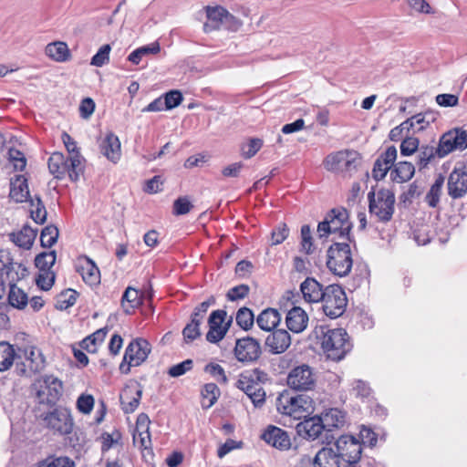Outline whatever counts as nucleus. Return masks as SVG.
Listing matches in <instances>:
<instances>
[{"instance_id":"obj_1","label":"nucleus","mask_w":467,"mask_h":467,"mask_svg":"<svg viewBox=\"0 0 467 467\" xmlns=\"http://www.w3.org/2000/svg\"><path fill=\"white\" fill-rule=\"evenodd\" d=\"M313 334L326 354L333 361H339L350 351L352 345L347 331L343 328H329L317 326Z\"/></svg>"},{"instance_id":"obj_2","label":"nucleus","mask_w":467,"mask_h":467,"mask_svg":"<svg viewBox=\"0 0 467 467\" xmlns=\"http://www.w3.org/2000/svg\"><path fill=\"white\" fill-rule=\"evenodd\" d=\"M351 226L347 209L335 208L331 210L324 221L318 223L317 233L320 238L328 234H338V238L342 241L350 242Z\"/></svg>"},{"instance_id":"obj_3","label":"nucleus","mask_w":467,"mask_h":467,"mask_svg":"<svg viewBox=\"0 0 467 467\" xmlns=\"http://www.w3.org/2000/svg\"><path fill=\"white\" fill-rule=\"evenodd\" d=\"M368 211L379 222L388 223L395 211V194L389 189L371 190L368 193Z\"/></svg>"},{"instance_id":"obj_4","label":"nucleus","mask_w":467,"mask_h":467,"mask_svg":"<svg viewBox=\"0 0 467 467\" xmlns=\"http://www.w3.org/2000/svg\"><path fill=\"white\" fill-rule=\"evenodd\" d=\"M311 409L312 400L303 394L295 396L282 394L277 400V410L283 415L285 423H286V420L306 418L310 413Z\"/></svg>"},{"instance_id":"obj_5","label":"nucleus","mask_w":467,"mask_h":467,"mask_svg":"<svg viewBox=\"0 0 467 467\" xmlns=\"http://www.w3.org/2000/svg\"><path fill=\"white\" fill-rule=\"evenodd\" d=\"M353 260L348 242H335L327 250V265L336 275L347 276L352 268Z\"/></svg>"},{"instance_id":"obj_6","label":"nucleus","mask_w":467,"mask_h":467,"mask_svg":"<svg viewBox=\"0 0 467 467\" xmlns=\"http://www.w3.org/2000/svg\"><path fill=\"white\" fill-rule=\"evenodd\" d=\"M361 163L359 154L355 150H340L327 156L325 168L344 177H351Z\"/></svg>"},{"instance_id":"obj_7","label":"nucleus","mask_w":467,"mask_h":467,"mask_svg":"<svg viewBox=\"0 0 467 467\" xmlns=\"http://www.w3.org/2000/svg\"><path fill=\"white\" fill-rule=\"evenodd\" d=\"M35 399L39 405L53 406L62 395L61 380L52 375H46L32 385Z\"/></svg>"},{"instance_id":"obj_8","label":"nucleus","mask_w":467,"mask_h":467,"mask_svg":"<svg viewBox=\"0 0 467 467\" xmlns=\"http://www.w3.org/2000/svg\"><path fill=\"white\" fill-rule=\"evenodd\" d=\"M326 316L337 318L346 310L348 298L343 288L338 285H330L324 289V296L320 299Z\"/></svg>"},{"instance_id":"obj_9","label":"nucleus","mask_w":467,"mask_h":467,"mask_svg":"<svg viewBox=\"0 0 467 467\" xmlns=\"http://www.w3.org/2000/svg\"><path fill=\"white\" fill-rule=\"evenodd\" d=\"M150 353V343L143 338L133 339L126 348L119 370L123 374H129L131 367L141 365Z\"/></svg>"},{"instance_id":"obj_10","label":"nucleus","mask_w":467,"mask_h":467,"mask_svg":"<svg viewBox=\"0 0 467 467\" xmlns=\"http://www.w3.org/2000/svg\"><path fill=\"white\" fill-rule=\"evenodd\" d=\"M335 446L344 467H359L362 445L358 440L350 435H342L337 440Z\"/></svg>"},{"instance_id":"obj_11","label":"nucleus","mask_w":467,"mask_h":467,"mask_svg":"<svg viewBox=\"0 0 467 467\" xmlns=\"http://www.w3.org/2000/svg\"><path fill=\"white\" fill-rule=\"evenodd\" d=\"M45 359L39 349L34 347L18 348L16 356V372L21 376H29L44 368Z\"/></svg>"},{"instance_id":"obj_12","label":"nucleus","mask_w":467,"mask_h":467,"mask_svg":"<svg viewBox=\"0 0 467 467\" xmlns=\"http://www.w3.org/2000/svg\"><path fill=\"white\" fill-rule=\"evenodd\" d=\"M467 148V130L455 128L445 132L438 144L439 158H444L454 150H463Z\"/></svg>"},{"instance_id":"obj_13","label":"nucleus","mask_w":467,"mask_h":467,"mask_svg":"<svg viewBox=\"0 0 467 467\" xmlns=\"http://www.w3.org/2000/svg\"><path fill=\"white\" fill-rule=\"evenodd\" d=\"M317 375L308 365L294 368L287 376V385L296 390L307 391L314 389Z\"/></svg>"},{"instance_id":"obj_14","label":"nucleus","mask_w":467,"mask_h":467,"mask_svg":"<svg viewBox=\"0 0 467 467\" xmlns=\"http://www.w3.org/2000/svg\"><path fill=\"white\" fill-rule=\"evenodd\" d=\"M46 427L59 434H68L73 429L70 411L65 408H57L45 416L40 415Z\"/></svg>"},{"instance_id":"obj_15","label":"nucleus","mask_w":467,"mask_h":467,"mask_svg":"<svg viewBox=\"0 0 467 467\" xmlns=\"http://www.w3.org/2000/svg\"><path fill=\"white\" fill-rule=\"evenodd\" d=\"M234 355L239 362L254 363L261 358V344L256 338L248 336L238 338L235 342Z\"/></svg>"},{"instance_id":"obj_16","label":"nucleus","mask_w":467,"mask_h":467,"mask_svg":"<svg viewBox=\"0 0 467 467\" xmlns=\"http://www.w3.org/2000/svg\"><path fill=\"white\" fill-rule=\"evenodd\" d=\"M448 194L452 199H461L467 193V166L458 164L448 178Z\"/></svg>"},{"instance_id":"obj_17","label":"nucleus","mask_w":467,"mask_h":467,"mask_svg":"<svg viewBox=\"0 0 467 467\" xmlns=\"http://www.w3.org/2000/svg\"><path fill=\"white\" fill-rule=\"evenodd\" d=\"M61 138L69 154L68 161L71 162L69 177L72 181H78L80 175L84 174L85 160L80 156L78 150L77 142L67 132H63Z\"/></svg>"},{"instance_id":"obj_18","label":"nucleus","mask_w":467,"mask_h":467,"mask_svg":"<svg viewBox=\"0 0 467 467\" xmlns=\"http://www.w3.org/2000/svg\"><path fill=\"white\" fill-rule=\"evenodd\" d=\"M224 317H227V312L224 309L213 311L208 317L209 330L205 335V339L212 344H217L227 334V328L223 327Z\"/></svg>"},{"instance_id":"obj_19","label":"nucleus","mask_w":467,"mask_h":467,"mask_svg":"<svg viewBox=\"0 0 467 467\" xmlns=\"http://www.w3.org/2000/svg\"><path fill=\"white\" fill-rule=\"evenodd\" d=\"M265 345L271 354H282L291 345L290 334L285 329H275L266 337Z\"/></svg>"},{"instance_id":"obj_20","label":"nucleus","mask_w":467,"mask_h":467,"mask_svg":"<svg viewBox=\"0 0 467 467\" xmlns=\"http://www.w3.org/2000/svg\"><path fill=\"white\" fill-rule=\"evenodd\" d=\"M303 419L304 420L300 421L296 426V432L299 436L314 441L320 436L323 431H325L320 416L317 415L307 419L306 417Z\"/></svg>"},{"instance_id":"obj_21","label":"nucleus","mask_w":467,"mask_h":467,"mask_svg":"<svg viewBox=\"0 0 467 467\" xmlns=\"http://www.w3.org/2000/svg\"><path fill=\"white\" fill-rule=\"evenodd\" d=\"M205 10L207 21L203 25V30L206 33L221 29L224 21L233 19L232 14L222 6H207Z\"/></svg>"},{"instance_id":"obj_22","label":"nucleus","mask_w":467,"mask_h":467,"mask_svg":"<svg viewBox=\"0 0 467 467\" xmlns=\"http://www.w3.org/2000/svg\"><path fill=\"white\" fill-rule=\"evenodd\" d=\"M99 151L109 161L117 163L121 157L120 141L114 133L109 132L99 142Z\"/></svg>"},{"instance_id":"obj_23","label":"nucleus","mask_w":467,"mask_h":467,"mask_svg":"<svg viewBox=\"0 0 467 467\" xmlns=\"http://www.w3.org/2000/svg\"><path fill=\"white\" fill-rule=\"evenodd\" d=\"M261 438L268 444L281 451L287 450L291 446L287 432L276 426H268Z\"/></svg>"},{"instance_id":"obj_24","label":"nucleus","mask_w":467,"mask_h":467,"mask_svg":"<svg viewBox=\"0 0 467 467\" xmlns=\"http://www.w3.org/2000/svg\"><path fill=\"white\" fill-rule=\"evenodd\" d=\"M142 389L137 386H127L119 395L121 409L125 413H132L138 408Z\"/></svg>"},{"instance_id":"obj_25","label":"nucleus","mask_w":467,"mask_h":467,"mask_svg":"<svg viewBox=\"0 0 467 467\" xmlns=\"http://www.w3.org/2000/svg\"><path fill=\"white\" fill-rule=\"evenodd\" d=\"M285 323L290 331L301 333L307 327L308 316L301 307L294 306L287 312Z\"/></svg>"},{"instance_id":"obj_26","label":"nucleus","mask_w":467,"mask_h":467,"mask_svg":"<svg viewBox=\"0 0 467 467\" xmlns=\"http://www.w3.org/2000/svg\"><path fill=\"white\" fill-rule=\"evenodd\" d=\"M9 196L16 202H29V199H32L29 194L27 180L24 175H16L11 179Z\"/></svg>"},{"instance_id":"obj_27","label":"nucleus","mask_w":467,"mask_h":467,"mask_svg":"<svg viewBox=\"0 0 467 467\" xmlns=\"http://www.w3.org/2000/svg\"><path fill=\"white\" fill-rule=\"evenodd\" d=\"M325 427V431L329 432L334 429L342 428L346 423V414L344 411L332 408L320 415Z\"/></svg>"},{"instance_id":"obj_28","label":"nucleus","mask_w":467,"mask_h":467,"mask_svg":"<svg viewBox=\"0 0 467 467\" xmlns=\"http://www.w3.org/2000/svg\"><path fill=\"white\" fill-rule=\"evenodd\" d=\"M314 467H344L333 448H322L314 458Z\"/></svg>"},{"instance_id":"obj_29","label":"nucleus","mask_w":467,"mask_h":467,"mask_svg":"<svg viewBox=\"0 0 467 467\" xmlns=\"http://www.w3.org/2000/svg\"><path fill=\"white\" fill-rule=\"evenodd\" d=\"M303 297L306 302H319L324 296L322 285L314 278L307 277L300 285Z\"/></svg>"},{"instance_id":"obj_30","label":"nucleus","mask_w":467,"mask_h":467,"mask_svg":"<svg viewBox=\"0 0 467 467\" xmlns=\"http://www.w3.org/2000/svg\"><path fill=\"white\" fill-rule=\"evenodd\" d=\"M48 170L57 179L62 178L66 172L69 174L71 163L68 165L65 157L60 152H54L48 159Z\"/></svg>"},{"instance_id":"obj_31","label":"nucleus","mask_w":467,"mask_h":467,"mask_svg":"<svg viewBox=\"0 0 467 467\" xmlns=\"http://www.w3.org/2000/svg\"><path fill=\"white\" fill-rule=\"evenodd\" d=\"M281 321V316L276 309L266 308L256 318L258 327L265 331H272Z\"/></svg>"},{"instance_id":"obj_32","label":"nucleus","mask_w":467,"mask_h":467,"mask_svg":"<svg viewBox=\"0 0 467 467\" xmlns=\"http://www.w3.org/2000/svg\"><path fill=\"white\" fill-rule=\"evenodd\" d=\"M36 233V230L26 225L19 232L11 234L10 237L17 246L29 249L34 243Z\"/></svg>"},{"instance_id":"obj_33","label":"nucleus","mask_w":467,"mask_h":467,"mask_svg":"<svg viewBox=\"0 0 467 467\" xmlns=\"http://www.w3.org/2000/svg\"><path fill=\"white\" fill-rule=\"evenodd\" d=\"M142 302L139 291L133 287H127L121 297V306L126 314H131Z\"/></svg>"},{"instance_id":"obj_34","label":"nucleus","mask_w":467,"mask_h":467,"mask_svg":"<svg viewBox=\"0 0 467 467\" xmlns=\"http://www.w3.org/2000/svg\"><path fill=\"white\" fill-rule=\"evenodd\" d=\"M46 55L57 62H65L68 60L70 53L66 43L53 42L46 47Z\"/></svg>"},{"instance_id":"obj_35","label":"nucleus","mask_w":467,"mask_h":467,"mask_svg":"<svg viewBox=\"0 0 467 467\" xmlns=\"http://www.w3.org/2000/svg\"><path fill=\"white\" fill-rule=\"evenodd\" d=\"M17 351L6 342H0V371L7 370L14 363L16 365Z\"/></svg>"},{"instance_id":"obj_36","label":"nucleus","mask_w":467,"mask_h":467,"mask_svg":"<svg viewBox=\"0 0 467 467\" xmlns=\"http://www.w3.org/2000/svg\"><path fill=\"white\" fill-rule=\"evenodd\" d=\"M411 123L410 130L420 132L424 130L431 123L434 122L435 117L431 112L419 113L407 119Z\"/></svg>"},{"instance_id":"obj_37","label":"nucleus","mask_w":467,"mask_h":467,"mask_svg":"<svg viewBox=\"0 0 467 467\" xmlns=\"http://www.w3.org/2000/svg\"><path fill=\"white\" fill-rule=\"evenodd\" d=\"M444 183V177L442 175H439L433 184L431 186L430 191L425 196V201L428 205L431 208H435L438 206L440 202V198L442 192V186Z\"/></svg>"},{"instance_id":"obj_38","label":"nucleus","mask_w":467,"mask_h":467,"mask_svg":"<svg viewBox=\"0 0 467 467\" xmlns=\"http://www.w3.org/2000/svg\"><path fill=\"white\" fill-rule=\"evenodd\" d=\"M439 157L438 147L423 145L418 149L417 166L420 170L424 169L435 158Z\"/></svg>"},{"instance_id":"obj_39","label":"nucleus","mask_w":467,"mask_h":467,"mask_svg":"<svg viewBox=\"0 0 467 467\" xmlns=\"http://www.w3.org/2000/svg\"><path fill=\"white\" fill-rule=\"evenodd\" d=\"M4 275L10 282H16L25 278L28 275L26 267L21 263L14 262L10 257V264L5 268Z\"/></svg>"},{"instance_id":"obj_40","label":"nucleus","mask_w":467,"mask_h":467,"mask_svg":"<svg viewBox=\"0 0 467 467\" xmlns=\"http://www.w3.org/2000/svg\"><path fill=\"white\" fill-rule=\"evenodd\" d=\"M220 395V389L214 383H207L203 386L202 389V406L203 409L211 408L218 400Z\"/></svg>"},{"instance_id":"obj_41","label":"nucleus","mask_w":467,"mask_h":467,"mask_svg":"<svg viewBox=\"0 0 467 467\" xmlns=\"http://www.w3.org/2000/svg\"><path fill=\"white\" fill-rule=\"evenodd\" d=\"M31 218L39 224L46 222L47 210L39 196L29 199Z\"/></svg>"},{"instance_id":"obj_42","label":"nucleus","mask_w":467,"mask_h":467,"mask_svg":"<svg viewBox=\"0 0 467 467\" xmlns=\"http://www.w3.org/2000/svg\"><path fill=\"white\" fill-rule=\"evenodd\" d=\"M236 324L244 330H250L254 324V316L253 311L246 307L243 306L238 309L235 316Z\"/></svg>"},{"instance_id":"obj_43","label":"nucleus","mask_w":467,"mask_h":467,"mask_svg":"<svg viewBox=\"0 0 467 467\" xmlns=\"http://www.w3.org/2000/svg\"><path fill=\"white\" fill-rule=\"evenodd\" d=\"M56 259L57 254L55 251L43 252L36 256L35 265L39 271H51Z\"/></svg>"},{"instance_id":"obj_44","label":"nucleus","mask_w":467,"mask_h":467,"mask_svg":"<svg viewBox=\"0 0 467 467\" xmlns=\"http://www.w3.org/2000/svg\"><path fill=\"white\" fill-rule=\"evenodd\" d=\"M8 300L12 306L19 309L24 308L28 304L26 294L16 285H11Z\"/></svg>"},{"instance_id":"obj_45","label":"nucleus","mask_w":467,"mask_h":467,"mask_svg":"<svg viewBox=\"0 0 467 467\" xmlns=\"http://www.w3.org/2000/svg\"><path fill=\"white\" fill-rule=\"evenodd\" d=\"M77 300V292L72 289H67L61 292L56 298V308L65 310L72 306Z\"/></svg>"},{"instance_id":"obj_46","label":"nucleus","mask_w":467,"mask_h":467,"mask_svg":"<svg viewBox=\"0 0 467 467\" xmlns=\"http://www.w3.org/2000/svg\"><path fill=\"white\" fill-rule=\"evenodd\" d=\"M393 171L396 173V177L400 179V182H403L413 177L415 167L411 162L400 161L396 164Z\"/></svg>"},{"instance_id":"obj_47","label":"nucleus","mask_w":467,"mask_h":467,"mask_svg":"<svg viewBox=\"0 0 467 467\" xmlns=\"http://www.w3.org/2000/svg\"><path fill=\"white\" fill-rule=\"evenodd\" d=\"M259 385L260 383L254 379L253 375L248 374H241L235 383L236 388L243 390L248 397Z\"/></svg>"},{"instance_id":"obj_48","label":"nucleus","mask_w":467,"mask_h":467,"mask_svg":"<svg viewBox=\"0 0 467 467\" xmlns=\"http://www.w3.org/2000/svg\"><path fill=\"white\" fill-rule=\"evenodd\" d=\"M133 443L139 444V448L143 451H147L148 453H151V440L149 430H139L133 433Z\"/></svg>"},{"instance_id":"obj_49","label":"nucleus","mask_w":467,"mask_h":467,"mask_svg":"<svg viewBox=\"0 0 467 467\" xmlns=\"http://www.w3.org/2000/svg\"><path fill=\"white\" fill-rule=\"evenodd\" d=\"M58 237V229L54 225L45 227L40 235V242L43 247H51Z\"/></svg>"},{"instance_id":"obj_50","label":"nucleus","mask_w":467,"mask_h":467,"mask_svg":"<svg viewBox=\"0 0 467 467\" xmlns=\"http://www.w3.org/2000/svg\"><path fill=\"white\" fill-rule=\"evenodd\" d=\"M121 439V434L118 430H114L112 433L103 432L98 440L101 443L102 451H109L114 444L118 443Z\"/></svg>"},{"instance_id":"obj_51","label":"nucleus","mask_w":467,"mask_h":467,"mask_svg":"<svg viewBox=\"0 0 467 467\" xmlns=\"http://www.w3.org/2000/svg\"><path fill=\"white\" fill-rule=\"evenodd\" d=\"M111 47L109 44L100 47L99 51L92 57L90 64L95 67H102L109 63Z\"/></svg>"},{"instance_id":"obj_52","label":"nucleus","mask_w":467,"mask_h":467,"mask_svg":"<svg viewBox=\"0 0 467 467\" xmlns=\"http://www.w3.org/2000/svg\"><path fill=\"white\" fill-rule=\"evenodd\" d=\"M74 358L83 366L88 365V357L83 350L88 349V337L81 341L71 345Z\"/></svg>"},{"instance_id":"obj_53","label":"nucleus","mask_w":467,"mask_h":467,"mask_svg":"<svg viewBox=\"0 0 467 467\" xmlns=\"http://www.w3.org/2000/svg\"><path fill=\"white\" fill-rule=\"evenodd\" d=\"M55 273L53 271H39L36 279V285L42 290H49L55 282Z\"/></svg>"},{"instance_id":"obj_54","label":"nucleus","mask_w":467,"mask_h":467,"mask_svg":"<svg viewBox=\"0 0 467 467\" xmlns=\"http://www.w3.org/2000/svg\"><path fill=\"white\" fill-rule=\"evenodd\" d=\"M8 159L13 163L15 170L24 171L26 166V159L22 151L16 149H10L8 150Z\"/></svg>"},{"instance_id":"obj_55","label":"nucleus","mask_w":467,"mask_h":467,"mask_svg":"<svg viewBox=\"0 0 467 467\" xmlns=\"http://www.w3.org/2000/svg\"><path fill=\"white\" fill-rule=\"evenodd\" d=\"M200 326L195 323H188L182 330L183 340L186 344H190L201 337Z\"/></svg>"},{"instance_id":"obj_56","label":"nucleus","mask_w":467,"mask_h":467,"mask_svg":"<svg viewBox=\"0 0 467 467\" xmlns=\"http://www.w3.org/2000/svg\"><path fill=\"white\" fill-rule=\"evenodd\" d=\"M193 205L187 196L179 197L173 202V214L184 215L190 213Z\"/></svg>"},{"instance_id":"obj_57","label":"nucleus","mask_w":467,"mask_h":467,"mask_svg":"<svg viewBox=\"0 0 467 467\" xmlns=\"http://www.w3.org/2000/svg\"><path fill=\"white\" fill-rule=\"evenodd\" d=\"M301 245L302 250L306 254H309L313 253L312 234L310 226L307 224L301 227Z\"/></svg>"},{"instance_id":"obj_58","label":"nucleus","mask_w":467,"mask_h":467,"mask_svg":"<svg viewBox=\"0 0 467 467\" xmlns=\"http://www.w3.org/2000/svg\"><path fill=\"white\" fill-rule=\"evenodd\" d=\"M411 123L409 122L407 119L403 121L399 126L393 128L389 132V139L391 140L397 141L400 140L403 136L409 137L408 134L410 131Z\"/></svg>"},{"instance_id":"obj_59","label":"nucleus","mask_w":467,"mask_h":467,"mask_svg":"<svg viewBox=\"0 0 467 467\" xmlns=\"http://www.w3.org/2000/svg\"><path fill=\"white\" fill-rule=\"evenodd\" d=\"M263 141L259 139H252L248 143L243 145L242 155L250 159L256 154V152L262 148Z\"/></svg>"},{"instance_id":"obj_60","label":"nucleus","mask_w":467,"mask_h":467,"mask_svg":"<svg viewBox=\"0 0 467 467\" xmlns=\"http://www.w3.org/2000/svg\"><path fill=\"white\" fill-rule=\"evenodd\" d=\"M204 371L211 374L220 383L225 384L227 382L224 369L219 364L210 363L205 366Z\"/></svg>"},{"instance_id":"obj_61","label":"nucleus","mask_w":467,"mask_h":467,"mask_svg":"<svg viewBox=\"0 0 467 467\" xmlns=\"http://www.w3.org/2000/svg\"><path fill=\"white\" fill-rule=\"evenodd\" d=\"M39 467H75V463L68 457H57L47 459Z\"/></svg>"},{"instance_id":"obj_62","label":"nucleus","mask_w":467,"mask_h":467,"mask_svg":"<svg viewBox=\"0 0 467 467\" xmlns=\"http://www.w3.org/2000/svg\"><path fill=\"white\" fill-rule=\"evenodd\" d=\"M419 149V140L414 137H406L400 145V152L404 156L413 154Z\"/></svg>"},{"instance_id":"obj_63","label":"nucleus","mask_w":467,"mask_h":467,"mask_svg":"<svg viewBox=\"0 0 467 467\" xmlns=\"http://www.w3.org/2000/svg\"><path fill=\"white\" fill-rule=\"evenodd\" d=\"M192 368V360L186 359L169 368L168 374L172 378L180 377Z\"/></svg>"},{"instance_id":"obj_64","label":"nucleus","mask_w":467,"mask_h":467,"mask_svg":"<svg viewBox=\"0 0 467 467\" xmlns=\"http://www.w3.org/2000/svg\"><path fill=\"white\" fill-rule=\"evenodd\" d=\"M182 101V94L179 90H171L165 94L164 105L165 109L176 108Z\"/></svg>"}]
</instances>
